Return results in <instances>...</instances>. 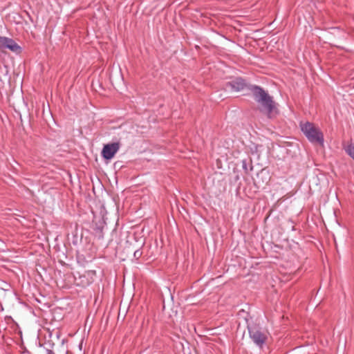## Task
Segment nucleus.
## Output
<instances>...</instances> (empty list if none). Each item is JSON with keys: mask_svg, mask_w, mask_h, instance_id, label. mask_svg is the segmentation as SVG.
<instances>
[{"mask_svg": "<svg viewBox=\"0 0 354 354\" xmlns=\"http://www.w3.org/2000/svg\"><path fill=\"white\" fill-rule=\"evenodd\" d=\"M233 91H240L247 88L254 95V100L261 104V111H265L269 118L274 117L278 113L272 97L261 86L247 84L241 77H236L227 83Z\"/></svg>", "mask_w": 354, "mask_h": 354, "instance_id": "1", "label": "nucleus"}, {"mask_svg": "<svg viewBox=\"0 0 354 354\" xmlns=\"http://www.w3.org/2000/svg\"><path fill=\"white\" fill-rule=\"evenodd\" d=\"M300 128L301 131L310 142L313 144H318L322 147L324 146V134L318 127H316L314 125L313 123L310 122L301 123Z\"/></svg>", "mask_w": 354, "mask_h": 354, "instance_id": "2", "label": "nucleus"}, {"mask_svg": "<svg viewBox=\"0 0 354 354\" xmlns=\"http://www.w3.org/2000/svg\"><path fill=\"white\" fill-rule=\"evenodd\" d=\"M248 330L249 336L253 342L259 347L261 348L267 339L266 334L262 330V328L257 324H248Z\"/></svg>", "mask_w": 354, "mask_h": 354, "instance_id": "3", "label": "nucleus"}, {"mask_svg": "<svg viewBox=\"0 0 354 354\" xmlns=\"http://www.w3.org/2000/svg\"><path fill=\"white\" fill-rule=\"evenodd\" d=\"M120 148V143L119 142L106 144L102 149L101 156L104 160H109L115 156Z\"/></svg>", "mask_w": 354, "mask_h": 354, "instance_id": "4", "label": "nucleus"}, {"mask_svg": "<svg viewBox=\"0 0 354 354\" xmlns=\"http://www.w3.org/2000/svg\"><path fill=\"white\" fill-rule=\"evenodd\" d=\"M0 48L8 49L16 54L21 52V46L14 39L4 36H0Z\"/></svg>", "mask_w": 354, "mask_h": 354, "instance_id": "5", "label": "nucleus"}, {"mask_svg": "<svg viewBox=\"0 0 354 354\" xmlns=\"http://www.w3.org/2000/svg\"><path fill=\"white\" fill-rule=\"evenodd\" d=\"M346 153L354 160V142L344 147Z\"/></svg>", "mask_w": 354, "mask_h": 354, "instance_id": "6", "label": "nucleus"}, {"mask_svg": "<svg viewBox=\"0 0 354 354\" xmlns=\"http://www.w3.org/2000/svg\"><path fill=\"white\" fill-rule=\"evenodd\" d=\"M242 168L245 174H248L250 171L252 170L253 167L250 165V168H248V163L246 159H243L241 160Z\"/></svg>", "mask_w": 354, "mask_h": 354, "instance_id": "7", "label": "nucleus"}, {"mask_svg": "<svg viewBox=\"0 0 354 354\" xmlns=\"http://www.w3.org/2000/svg\"><path fill=\"white\" fill-rule=\"evenodd\" d=\"M94 230H95L96 236H97V238L99 239H102L104 238V234H103V232H102V227L97 226V227H96L95 228Z\"/></svg>", "mask_w": 354, "mask_h": 354, "instance_id": "8", "label": "nucleus"}, {"mask_svg": "<svg viewBox=\"0 0 354 354\" xmlns=\"http://www.w3.org/2000/svg\"><path fill=\"white\" fill-rule=\"evenodd\" d=\"M142 254V251L140 249H138L133 252V257L138 260L141 257Z\"/></svg>", "mask_w": 354, "mask_h": 354, "instance_id": "9", "label": "nucleus"}, {"mask_svg": "<svg viewBox=\"0 0 354 354\" xmlns=\"http://www.w3.org/2000/svg\"><path fill=\"white\" fill-rule=\"evenodd\" d=\"M46 354H55V352L50 349H46Z\"/></svg>", "mask_w": 354, "mask_h": 354, "instance_id": "10", "label": "nucleus"}]
</instances>
